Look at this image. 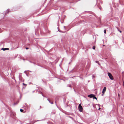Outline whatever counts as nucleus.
<instances>
[{
  "label": "nucleus",
  "mask_w": 124,
  "mask_h": 124,
  "mask_svg": "<svg viewBox=\"0 0 124 124\" xmlns=\"http://www.w3.org/2000/svg\"><path fill=\"white\" fill-rule=\"evenodd\" d=\"M108 75L109 76V78L111 80H113L114 79L113 78L111 73L108 72Z\"/></svg>",
  "instance_id": "obj_1"
},
{
  "label": "nucleus",
  "mask_w": 124,
  "mask_h": 124,
  "mask_svg": "<svg viewBox=\"0 0 124 124\" xmlns=\"http://www.w3.org/2000/svg\"><path fill=\"white\" fill-rule=\"evenodd\" d=\"M78 109L79 110L80 112H82L83 110V108L81 106V104H79L78 107Z\"/></svg>",
  "instance_id": "obj_2"
},
{
  "label": "nucleus",
  "mask_w": 124,
  "mask_h": 124,
  "mask_svg": "<svg viewBox=\"0 0 124 124\" xmlns=\"http://www.w3.org/2000/svg\"><path fill=\"white\" fill-rule=\"evenodd\" d=\"M106 87H105L104 88L102 91V93L103 94H104L105 92L106 91Z\"/></svg>",
  "instance_id": "obj_3"
},
{
  "label": "nucleus",
  "mask_w": 124,
  "mask_h": 124,
  "mask_svg": "<svg viewBox=\"0 0 124 124\" xmlns=\"http://www.w3.org/2000/svg\"><path fill=\"white\" fill-rule=\"evenodd\" d=\"M88 96L90 98H91L93 97H94V95L93 94H91L89 95Z\"/></svg>",
  "instance_id": "obj_4"
},
{
  "label": "nucleus",
  "mask_w": 124,
  "mask_h": 124,
  "mask_svg": "<svg viewBox=\"0 0 124 124\" xmlns=\"http://www.w3.org/2000/svg\"><path fill=\"white\" fill-rule=\"evenodd\" d=\"M94 99H95L96 100H97V98L95 96V95H94V97H93Z\"/></svg>",
  "instance_id": "obj_5"
},
{
  "label": "nucleus",
  "mask_w": 124,
  "mask_h": 124,
  "mask_svg": "<svg viewBox=\"0 0 124 124\" xmlns=\"http://www.w3.org/2000/svg\"><path fill=\"white\" fill-rule=\"evenodd\" d=\"M95 46H93V49L94 50L95 49Z\"/></svg>",
  "instance_id": "obj_6"
},
{
  "label": "nucleus",
  "mask_w": 124,
  "mask_h": 124,
  "mask_svg": "<svg viewBox=\"0 0 124 124\" xmlns=\"http://www.w3.org/2000/svg\"><path fill=\"white\" fill-rule=\"evenodd\" d=\"M2 49L4 51L5 50H6V48H2Z\"/></svg>",
  "instance_id": "obj_7"
},
{
  "label": "nucleus",
  "mask_w": 124,
  "mask_h": 124,
  "mask_svg": "<svg viewBox=\"0 0 124 124\" xmlns=\"http://www.w3.org/2000/svg\"><path fill=\"white\" fill-rule=\"evenodd\" d=\"M20 111L21 112H22L23 111V109H20Z\"/></svg>",
  "instance_id": "obj_8"
},
{
  "label": "nucleus",
  "mask_w": 124,
  "mask_h": 124,
  "mask_svg": "<svg viewBox=\"0 0 124 124\" xmlns=\"http://www.w3.org/2000/svg\"><path fill=\"white\" fill-rule=\"evenodd\" d=\"M104 32L105 33H106V30H104Z\"/></svg>",
  "instance_id": "obj_9"
},
{
  "label": "nucleus",
  "mask_w": 124,
  "mask_h": 124,
  "mask_svg": "<svg viewBox=\"0 0 124 124\" xmlns=\"http://www.w3.org/2000/svg\"><path fill=\"white\" fill-rule=\"evenodd\" d=\"M6 50H9V49L8 48H6Z\"/></svg>",
  "instance_id": "obj_10"
},
{
  "label": "nucleus",
  "mask_w": 124,
  "mask_h": 124,
  "mask_svg": "<svg viewBox=\"0 0 124 124\" xmlns=\"http://www.w3.org/2000/svg\"><path fill=\"white\" fill-rule=\"evenodd\" d=\"M119 32H120V33H121V31H119Z\"/></svg>",
  "instance_id": "obj_11"
},
{
  "label": "nucleus",
  "mask_w": 124,
  "mask_h": 124,
  "mask_svg": "<svg viewBox=\"0 0 124 124\" xmlns=\"http://www.w3.org/2000/svg\"><path fill=\"white\" fill-rule=\"evenodd\" d=\"M100 109H101V108H99V110H100Z\"/></svg>",
  "instance_id": "obj_12"
},
{
  "label": "nucleus",
  "mask_w": 124,
  "mask_h": 124,
  "mask_svg": "<svg viewBox=\"0 0 124 124\" xmlns=\"http://www.w3.org/2000/svg\"><path fill=\"white\" fill-rule=\"evenodd\" d=\"M23 84L24 85H25V84L24 83H23Z\"/></svg>",
  "instance_id": "obj_13"
},
{
  "label": "nucleus",
  "mask_w": 124,
  "mask_h": 124,
  "mask_svg": "<svg viewBox=\"0 0 124 124\" xmlns=\"http://www.w3.org/2000/svg\"><path fill=\"white\" fill-rule=\"evenodd\" d=\"M26 48V49H28V48Z\"/></svg>",
  "instance_id": "obj_14"
},
{
  "label": "nucleus",
  "mask_w": 124,
  "mask_h": 124,
  "mask_svg": "<svg viewBox=\"0 0 124 124\" xmlns=\"http://www.w3.org/2000/svg\"><path fill=\"white\" fill-rule=\"evenodd\" d=\"M103 94H102V96L103 95Z\"/></svg>",
  "instance_id": "obj_15"
}]
</instances>
